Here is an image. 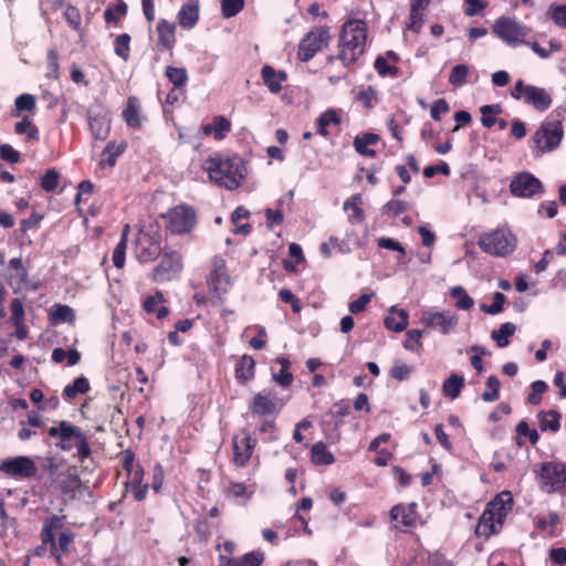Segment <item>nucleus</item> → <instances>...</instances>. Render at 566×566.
<instances>
[{
  "label": "nucleus",
  "mask_w": 566,
  "mask_h": 566,
  "mask_svg": "<svg viewBox=\"0 0 566 566\" xmlns=\"http://www.w3.org/2000/svg\"><path fill=\"white\" fill-rule=\"evenodd\" d=\"M0 157L10 164H15L20 160V153L11 145L2 144L0 145Z\"/></svg>",
  "instance_id": "obj_64"
},
{
  "label": "nucleus",
  "mask_w": 566,
  "mask_h": 566,
  "mask_svg": "<svg viewBox=\"0 0 566 566\" xmlns=\"http://www.w3.org/2000/svg\"><path fill=\"white\" fill-rule=\"evenodd\" d=\"M205 169L211 180L229 190L237 189L247 176L244 161L238 156L227 159L209 158Z\"/></svg>",
  "instance_id": "obj_2"
},
{
  "label": "nucleus",
  "mask_w": 566,
  "mask_h": 566,
  "mask_svg": "<svg viewBox=\"0 0 566 566\" xmlns=\"http://www.w3.org/2000/svg\"><path fill=\"white\" fill-rule=\"evenodd\" d=\"M366 24L360 20H349L343 24L339 35L337 56H328V61L340 60L345 65L354 63L365 50Z\"/></svg>",
  "instance_id": "obj_1"
},
{
  "label": "nucleus",
  "mask_w": 566,
  "mask_h": 566,
  "mask_svg": "<svg viewBox=\"0 0 566 566\" xmlns=\"http://www.w3.org/2000/svg\"><path fill=\"white\" fill-rule=\"evenodd\" d=\"M123 119L130 127H140L138 99L134 96L127 101V106L122 113Z\"/></svg>",
  "instance_id": "obj_31"
},
{
  "label": "nucleus",
  "mask_w": 566,
  "mask_h": 566,
  "mask_svg": "<svg viewBox=\"0 0 566 566\" xmlns=\"http://www.w3.org/2000/svg\"><path fill=\"white\" fill-rule=\"evenodd\" d=\"M489 390H485L481 398L486 402L496 401L500 397V380L496 376L491 375L485 382Z\"/></svg>",
  "instance_id": "obj_44"
},
{
  "label": "nucleus",
  "mask_w": 566,
  "mask_h": 566,
  "mask_svg": "<svg viewBox=\"0 0 566 566\" xmlns=\"http://www.w3.org/2000/svg\"><path fill=\"white\" fill-rule=\"evenodd\" d=\"M410 207L409 202L399 199H392L388 201L381 209L382 213H391L394 216H399L400 213L408 210Z\"/></svg>",
  "instance_id": "obj_56"
},
{
  "label": "nucleus",
  "mask_w": 566,
  "mask_h": 566,
  "mask_svg": "<svg viewBox=\"0 0 566 566\" xmlns=\"http://www.w3.org/2000/svg\"><path fill=\"white\" fill-rule=\"evenodd\" d=\"M180 27L191 29L196 25L199 19V1L193 0L181 7L177 15Z\"/></svg>",
  "instance_id": "obj_23"
},
{
  "label": "nucleus",
  "mask_w": 566,
  "mask_h": 566,
  "mask_svg": "<svg viewBox=\"0 0 566 566\" xmlns=\"http://www.w3.org/2000/svg\"><path fill=\"white\" fill-rule=\"evenodd\" d=\"M411 373L412 367L408 366L407 364L400 360H395L392 367L389 370L390 377L398 381H403L408 379Z\"/></svg>",
  "instance_id": "obj_49"
},
{
  "label": "nucleus",
  "mask_w": 566,
  "mask_h": 566,
  "mask_svg": "<svg viewBox=\"0 0 566 566\" xmlns=\"http://www.w3.org/2000/svg\"><path fill=\"white\" fill-rule=\"evenodd\" d=\"M214 138L221 140L230 132L231 123L223 116H216L212 120Z\"/></svg>",
  "instance_id": "obj_53"
},
{
  "label": "nucleus",
  "mask_w": 566,
  "mask_h": 566,
  "mask_svg": "<svg viewBox=\"0 0 566 566\" xmlns=\"http://www.w3.org/2000/svg\"><path fill=\"white\" fill-rule=\"evenodd\" d=\"M499 528L494 514L486 507L480 516L475 530L476 534L479 536L490 537L492 534H495Z\"/></svg>",
  "instance_id": "obj_26"
},
{
  "label": "nucleus",
  "mask_w": 566,
  "mask_h": 566,
  "mask_svg": "<svg viewBox=\"0 0 566 566\" xmlns=\"http://www.w3.org/2000/svg\"><path fill=\"white\" fill-rule=\"evenodd\" d=\"M374 293L361 294L357 300L349 303L348 310L352 314H358L365 311L366 306L371 301Z\"/></svg>",
  "instance_id": "obj_62"
},
{
  "label": "nucleus",
  "mask_w": 566,
  "mask_h": 566,
  "mask_svg": "<svg viewBox=\"0 0 566 566\" xmlns=\"http://www.w3.org/2000/svg\"><path fill=\"white\" fill-rule=\"evenodd\" d=\"M331 40L328 27L312 29L300 42L297 56L302 62H308L315 54L328 44Z\"/></svg>",
  "instance_id": "obj_7"
},
{
  "label": "nucleus",
  "mask_w": 566,
  "mask_h": 566,
  "mask_svg": "<svg viewBox=\"0 0 566 566\" xmlns=\"http://www.w3.org/2000/svg\"><path fill=\"white\" fill-rule=\"evenodd\" d=\"M511 95L515 99H523L525 104L539 112L548 109L552 105V97L545 88L526 85L522 80L516 81Z\"/></svg>",
  "instance_id": "obj_5"
},
{
  "label": "nucleus",
  "mask_w": 566,
  "mask_h": 566,
  "mask_svg": "<svg viewBox=\"0 0 566 566\" xmlns=\"http://www.w3.org/2000/svg\"><path fill=\"white\" fill-rule=\"evenodd\" d=\"M220 564L226 566H261L264 562V554L260 551H253L244 554L240 559L219 556Z\"/></svg>",
  "instance_id": "obj_21"
},
{
  "label": "nucleus",
  "mask_w": 566,
  "mask_h": 566,
  "mask_svg": "<svg viewBox=\"0 0 566 566\" xmlns=\"http://www.w3.org/2000/svg\"><path fill=\"white\" fill-rule=\"evenodd\" d=\"M516 444L520 447L524 444V440L522 439V437H527L528 441L533 446L536 444L539 439L538 432L535 429H531L528 423L524 420L518 422V424L516 426Z\"/></svg>",
  "instance_id": "obj_42"
},
{
  "label": "nucleus",
  "mask_w": 566,
  "mask_h": 566,
  "mask_svg": "<svg viewBox=\"0 0 566 566\" xmlns=\"http://www.w3.org/2000/svg\"><path fill=\"white\" fill-rule=\"evenodd\" d=\"M233 444V462L237 467H244L253 452L255 447V440H253L247 430H242L240 433L234 434L232 438Z\"/></svg>",
  "instance_id": "obj_14"
},
{
  "label": "nucleus",
  "mask_w": 566,
  "mask_h": 566,
  "mask_svg": "<svg viewBox=\"0 0 566 566\" xmlns=\"http://www.w3.org/2000/svg\"><path fill=\"white\" fill-rule=\"evenodd\" d=\"M512 503L511 492L503 491L488 504L486 507L494 514L499 527H502L506 515L512 510Z\"/></svg>",
  "instance_id": "obj_18"
},
{
  "label": "nucleus",
  "mask_w": 566,
  "mask_h": 566,
  "mask_svg": "<svg viewBox=\"0 0 566 566\" xmlns=\"http://www.w3.org/2000/svg\"><path fill=\"white\" fill-rule=\"evenodd\" d=\"M129 43L130 36L127 33L119 34L115 39V54L122 57L125 62L129 59Z\"/></svg>",
  "instance_id": "obj_50"
},
{
  "label": "nucleus",
  "mask_w": 566,
  "mask_h": 566,
  "mask_svg": "<svg viewBox=\"0 0 566 566\" xmlns=\"http://www.w3.org/2000/svg\"><path fill=\"white\" fill-rule=\"evenodd\" d=\"M78 431L80 427L62 420V432L59 436V440L55 442V447L63 451H70L73 448L70 440H75L76 436H78Z\"/></svg>",
  "instance_id": "obj_28"
},
{
  "label": "nucleus",
  "mask_w": 566,
  "mask_h": 566,
  "mask_svg": "<svg viewBox=\"0 0 566 566\" xmlns=\"http://www.w3.org/2000/svg\"><path fill=\"white\" fill-rule=\"evenodd\" d=\"M450 111L449 104L444 98L437 99L430 109V116L432 119L440 122L441 114H447Z\"/></svg>",
  "instance_id": "obj_63"
},
{
  "label": "nucleus",
  "mask_w": 566,
  "mask_h": 566,
  "mask_svg": "<svg viewBox=\"0 0 566 566\" xmlns=\"http://www.w3.org/2000/svg\"><path fill=\"white\" fill-rule=\"evenodd\" d=\"M469 75V67L467 64H458L454 67H452L450 75H449V82L453 86H463L467 82V77Z\"/></svg>",
  "instance_id": "obj_45"
},
{
  "label": "nucleus",
  "mask_w": 566,
  "mask_h": 566,
  "mask_svg": "<svg viewBox=\"0 0 566 566\" xmlns=\"http://www.w3.org/2000/svg\"><path fill=\"white\" fill-rule=\"evenodd\" d=\"M14 132L18 135L27 134L28 138L31 140H36L39 138L38 128L27 116L14 125Z\"/></svg>",
  "instance_id": "obj_46"
},
{
  "label": "nucleus",
  "mask_w": 566,
  "mask_h": 566,
  "mask_svg": "<svg viewBox=\"0 0 566 566\" xmlns=\"http://www.w3.org/2000/svg\"><path fill=\"white\" fill-rule=\"evenodd\" d=\"M207 283L210 293L219 303H222L223 295L228 293L231 282L230 276L226 271V262L221 258H214L212 263V271L208 276Z\"/></svg>",
  "instance_id": "obj_10"
},
{
  "label": "nucleus",
  "mask_w": 566,
  "mask_h": 566,
  "mask_svg": "<svg viewBox=\"0 0 566 566\" xmlns=\"http://www.w3.org/2000/svg\"><path fill=\"white\" fill-rule=\"evenodd\" d=\"M421 324L441 334H449L458 325V316L451 312H426L421 317Z\"/></svg>",
  "instance_id": "obj_15"
},
{
  "label": "nucleus",
  "mask_w": 566,
  "mask_h": 566,
  "mask_svg": "<svg viewBox=\"0 0 566 566\" xmlns=\"http://www.w3.org/2000/svg\"><path fill=\"white\" fill-rule=\"evenodd\" d=\"M88 124L93 136L96 139L105 140L108 137L111 122L106 115L96 114L88 116Z\"/></svg>",
  "instance_id": "obj_25"
},
{
  "label": "nucleus",
  "mask_w": 566,
  "mask_h": 566,
  "mask_svg": "<svg viewBox=\"0 0 566 566\" xmlns=\"http://www.w3.org/2000/svg\"><path fill=\"white\" fill-rule=\"evenodd\" d=\"M516 326L513 323H504L499 329L491 333V337L495 340L499 347H506L509 345V337L515 333Z\"/></svg>",
  "instance_id": "obj_35"
},
{
  "label": "nucleus",
  "mask_w": 566,
  "mask_h": 566,
  "mask_svg": "<svg viewBox=\"0 0 566 566\" xmlns=\"http://www.w3.org/2000/svg\"><path fill=\"white\" fill-rule=\"evenodd\" d=\"M360 202H361V195L356 193V195L352 196L349 199H347L343 206L344 210L352 209L353 210L352 218L359 220V221L364 219V211L361 208H359Z\"/></svg>",
  "instance_id": "obj_55"
},
{
  "label": "nucleus",
  "mask_w": 566,
  "mask_h": 566,
  "mask_svg": "<svg viewBox=\"0 0 566 566\" xmlns=\"http://www.w3.org/2000/svg\"><path fill=\"white\" fill-rule=\"evenodd\" d=\"M128 229H129V226L126 224L123 230L122 238L113 251V256H112L113 264L118 269H122L125 264V253H126V248H127V237L126 235H127Z\"/></svg>",
  "instance_id": "obj_38"
},
{
  "label": "nucleus",
  "mask_w": 566,
  "mask_h": 566,
  "mask_svg": "<svg viewBox=\"0 0 566 566\" xmlns=\"http://www.w3.org/2000/svg\"><path fill=\"white\" fill-rule=\"evenodd\" d=\"M18 112L32 111L35 107V98L33 95L24 93L19 95L14 102Z\"/></svg>",
  "instance_id": "obj_60"
},
{
  "label": "nucleus",
  "mask_w": 566,
  "mask_h": 566,
  "mask_svg": "<svg viewBox=\"0 0 566 566\" xmlns=\"http://www.w3.org/2000/svg\"><path fill=\"white\" fill-rule=\"evenodd\" d=\"M422 333L419 329H409L406 334L403 347L407 350L417 352L421 346Z\"/></svg>",
  "instance_id": "obj_57"
},
{
  "label": "nucleus",
  "mask_w": 566,
  "mask_h": 566,
  "mask_svg": "<svg viewBox=\"0 0 566 566\" xmlns=\"http://www.w3.org/2000/svg\"><path fill=\"white\" fill-rule=\"evenodd\" d=\"M0 471L14 478H32L36 473V467L32 459L20 455L4 460Z\"/></svg>",
  "instance_id": "obj_13"
},
{
  "label": "nucleus",
  "mask_w": 566,
  "mask_h": 566,
  "mask_svg": "<svg viewBox=\"0 0 566 566\" xmlns=\"http://www.w3.org/2000/svg\"><path fill=\"white\" fill-rule=\"evenodd\" d=\"M161 253L160 243L149 235H143L137 242V258L140 262H150Z\"/></svg>",
  "instance_id": "obj_19"
},
{
  "label": "nucleus",
  "mask_w": 566,
  "mask_h": 566,
  "mask_svg": "<svg viewBox=\"0 0 566 566\" xmlns=\"http://www.w3.org/2000/svg\"><path fill=\"white\" fill-rule=\"evenodd\" d=\"M340 123V118L335 109H328L321 114L317 118V128L316 133L326 137L328 135L327 126L329 124L338 125Z\"/></svg>",
  "instance_id": "obj_37"
},
{
  "label": "nucleus",
  "mask_w": 566,
  "mask_h": 566,
  "mask_svg": "<svg viewBox=\"0 0 566 566\" xmlns=\"http://www.w3.org/2000/svg\"><path fill=\"white\" fill-rule=\"evenodd\" d=\"M158 33V45L163 49L171 50L175 45L176 25L165 19H160L156 27Z\"/></svg>",
  "instance_id": "obj_22"
},
{
  "label": "nucleus",
  "mask_w": 566,
  "mask_h": 566,
  "mask_svg": "<svg viewBox=\"0 0 566 566\" xmlns=\"http://www.w3.org/2000/svg\"><path fill=\"white\" fill-rule=\"evenodd\" d=\"M478 244L488 254L505 256L515 250L516 239L510 230L496 229L493 232L482 234Z\"/></svg>",
  "instance_id": "obj_4"
},
{
  "label": "nucleus",
  "mask_w": 566,
  "mask_h": 566,
  "mask_svg": "<svg viewBox=\"0 0 566 566\" xmlns=\"http://www.w3.org/2000/svg\"><path fill=\"white\" fill-rule=\"evenodd\" d=\"M127 14V4L123 0H117L116 4L108 6L104 11V20L107 24H117L122 18Z\"/></svg>",
  "instance_id": "obj_32"
},
{
  "label": "nucleus",
  "mask_w": 566,
  "mask_h": 566,
  "mask_svg": "<svg viewBox=\"0 0 566 566\" xmlns=\"http://www.w3.org/2000/svg\"><path fill=\"white\" fill-rule=\"evenodd\" d=\"M532 392L527 396V402L530 405H539L543 399V394L547 390V384L543 380H535L531 385Z\"/></svg>",
  "instance_id": "obj_51"
},
{
  "label": "nucleus",
  "mask_w": 566,
  "mask_h": 566,
  "mask_svg": "<svg viewBox=\"0 0 566 566\" xmlns=\"http://www.w3.org/2000/svg\"><path fill=\"white\" fill-rule=\"evenodd\" d=\"M75 447L81 459H86L91 455V447L88 444L87 438L81 429L78 431V436L75 438Z\"/></svg>",
  "instance_id": "obj_61"
},
{
  "label": "nucleus",
  "mask_w": 566,
  "mask_h": 566,
  "mask_svg": "<svg viewBox=\"0 0 566 566\" xmlns=\"http://www.w3.org/2000/svg\"><path fill=\"white\" fill-rule=\"evenodd\" d=\"M464 386V378L458 374H452L446 379L442 386V390L446 396L454 399L460 396L461 389Z\"/></svg>",
  "instance_id": "obj_34"
},
{
  "label": "nucleus",
  "mask_w": 566,
  "mask_h": 566,
  "mask_svg": "<svg viewBox=\"0 0 566 566\" xmlns=\"http://www.w3.org/2000/svg\"><path fill=\"white\" fill-rule=\"evenodd\" d=\"M505 295L501 292H495L493 294V302L491 305L481 304V311L490 315H496L503 311V305L505 303Z\"/></svg>",
  "instance_id": "obj_52"
},
{
  "label": "nucleus",
  "mask_w": 566,
  "mask_h": 566,
  "mask_svg": "<svg viewBox=\"0 0 566 566\" xmlns=\"http://www.w3.org/2000/svg\"><path fill=\"white\" fill-rule=\"evenodd\" d=\"M261 75L264 84L271 93H279L282 88V83L286 80V73L283 71L276 72L272 66L264 65L261 70Z\"/></svg>",
  "instance_id": "obj_24"
},
{
  "label": "nucleus",
  "mask_w": 566,
  "mask_h": 566,
  "mask_svg": "<svg viewBox=\"0 0 566 566\" xmlns=\"http://www.w3.org/2000/svg\"><path fill=\"white\" fill-rule=\"evenodd\" d=\"M392 521L399 522L406 530L417 525L419 514L415 502L409 504H397L390 510Z\"/></svg>",
  "instance_id": "obj_17"
},
{
  "label": "nucleus",
  "mask_w": 566,
  "mask_h": 566,
  "mask_svg": "<svg viewBox=\"0 0 566 566\" xmlns=\"http://www.w3.org/2000/svg\"><path fill=\"white\" fill-rule=\"evenodd\" d=\"M74 541V534L70 530H63L59 534V538L56 542L57 553L62 556V554H67L71 551V545Z\"/></svg>",
  "instance_id": "obj_54"
},
{
  "label": "nucleus",
  "mask_w": 566,
  "mask_h": 566,
  "mask_svg": "<svg viewBox=\"0 0 566 566\" xmlns=\"http://www.w3.org/2000/svg\"><path fill=\"white\" fill-rule=\"evenodd\" d=\"M311 460L315 465H329L335 462V457L327 450L326 444L319 441L311 449Z\"/></svg>",
  "instance_id": "obj_30"
},
{
  "label": "nucleus",
  "mask_w": 566,
  "mask_h": 566,
  "mask_svg": "<svg viewBox=\"0 0 566 566\" xmlns=\"http://www.w3.org/2000/svg\"><path fill=\"white\" fill-rule=\"evenodd\" d=\"M281 408V405L279 406L277 401L273 398H271L270 395L258 392L254 395L252 405H251V411L254 415L264 416V415H271L276 411H279Z\"/></svg>",
  "instance_id": "obj_20"
},
{
  "label": "nucleus",
  "mask_w": 566,
  "mask_h": 566,
  "mask_svg": "<svg viewBox=\"0 0 566 566\" xmlns=\"http://www.w3.org/2000/svg\"><path fill=\"white\" fill-rule=\"evenodd\" d=\"M385 326L396 333L402 332L408 326V313L405 310L398 312V317L390 315L385 318Z\"/></svg>",
  "instance_id": "obj_41"
},
{
  "label": "nucleus",
  "mask_w": 566,
  "mask_h": 566,
  "mask_svg": "<svg viewBox=\"0 0 566 566\" xmlns=\"http://www.w3.org/2000/svg\"><path fill=\"white\" fill-rule=\"evenodd\" d=\"M65 515H53L44 521L41 530V541L43 545L50 546V554L60 566H64L61 555L57 553V545L54 532L63 527Z\"/></svg>",
  "instance_id": "obj_12"
},
{
  "label": "nucleus",
  "mask_w": 566,
  "mask_h": 566,
  "mask_svg": "<svg viewBox=\"0 0 566 566\" xmlns=\"http://www.w3.org/2000/svg\"><path fill=\"white\" fill-rule=\"evenodd\" d=\"M51 319L54 323H73L75 313L69 305L56 304L50 310Z\"/></svg>",
  "instance_id": "obj_33"
},
{
  "label": "nucleus",
  "mask_w": 566,
  "mask_h": 566,
  "mask_svg": "<svg viewBox=\"0 0 566 566\" xmlns=\"http://www.w3.org/2000/svg\"><path fill=\"white\" fill-rule=\"evenodd\" d=\"M563 134L560 120L548 119L535 132L533 140L542 151H551L560 144Z\"/></svg>",
  "instance_id": "obj_9"
},
{
  "label": "nucleus",
  "mask_w": 566,
  "mask_h": 566,
  "mask_svg": "<svg viewBox=\"0 0 566 566\" xmlns=\"http://www.w3.org/2000/svg\"><path fill=\"white\" fill-rule=\"evenodd\" d=\"M181 270V258L177 252H167L164 254L160 263L153 270V280L169 281Z\"/></svg>",
  "instance_id": "obj_16"
},
{
  "label": "nucleus",
  "mask_w": 566,
  "mask_h": 566,
  "mask_svg": "<svg viewBox=\"0 0 566 566\" xmlns=\"http://www.w3.org/2000/svg\"><path fill=\"white\" fill-rule=\"evenodd\" d=\"M547 14L557 27L566 29V4H551Z\"/></svg>",
  "instance_id": "obj_48"
},
{
  "label": "nucleus",
  "mask_w": 566,
  "mask_h": 566,
  "mask_svg": "<svg viewBox=\"0 0 566 566\" xmlns=\"http://www.w3.org/2000/svg\"><path fill=\"white\" fill-rule=\"evenodd\" d=\"M480 112L482 115L481 124L486 128H491L494 124H496V115L502 112V108L499 104L483 105L480 107Z\"/></svg>",
  "instance_id": "obj_40"
},
{
  "label": "nucleus",
  "mask_w": 566,
  "mask_h": 566,
  "mask_svg": "<svg viewBox=\"0 0 566 566\" xmlns=\"http://www.w3.org/2000/svg\"><path fill=\"white\" fill-rule=\"evenodd\" d=\"M450 295L457 300L455 306L458 310L468 311L474 304L473 298L465 292L462 286L452 287L450 290Z\"/></svg>",
  "instance_id": "obj_39"
},
{
  "label": "nucleus",
  "mask_w": 566,
  "mask_h": 566,
  "mask_svg": "<svg viewBox=\"0 0 566 566\" xmlns=\"http://www.w3.org/2000/svg\"><path fill=\"white\" fill-rule=\"evenodd\" d=\"M562 416L556 410L539 411L537 413L538 424L542 431L557 432L560 429Z\"/></svg>",
  "instance_id": "obj_27"
},
{
  "label": "nucleus",
  "mask_w": 566,
  "mask_h": 566,
  "mask_svg": "<svg viewBox=\"0 0 566 566\" xmlns=\"http://www.w3.org/2000/svg\"><path fill=\"white\" fill-rule=\"evenodd\" d=\"M541 489L546 493L566 492V464L557 461L543 462L534 469Z\"/></svg>",
  "instance_id": "obj_3"
},
{
  "label": "nucleus",
  "mask_w": 566,
  "mask_h": 566,
  "mask_svg": "<svg viewBox=\"0 0 566 566\" xmlns=\"http://www.w3.org/2000/svg\"><path fill=\"white\" fill-rule=\"evenodd\" d=\"M166 228L174 234H185L190 232L196 222V212L187 206H177L164 214Z\"/></svg>",
  "instance_id": "obj_8"
},
{
  "label": "nucleus",
  "mask_w": 566,
  "mask_h": 566,
  "mask_svg": "<svg viewBox=\"0 0 566 566\" xmlns=\"http://www.w3.org/2000/svg\"><path fill=\"white\" fill-rule=\"evenodd\" d=\"M90 390V382L86 377H77L72 385H67L63 389V397L65 399H73L78 394H86Z\"/></svg>",
  "instance_id": "obj_36"
},
{
  "label": "nucleus",
  "mask_w": 566,
  "mask_h": 566,
  "mask_svg": "<svg viewBox=\"0 0 566 566\" xmlns=\"http://www.w3.org/2000/svg\"><path fill=\"white\" fill-rule=\"evenodd\" d=\"M221 12L223 18H232L242 11L244 8V0H220Z\"/></svg>",
  "instance_id": "obj_47"
},
{
  "label": "nucleus",
  "mask_w": 566,
  "mask_h": 566,
  "mask_svg": "<svg viewBox=\"0 0 566 566\" xmlns=\"http://www.w3.org/2000/svg\"><path fill=\"white\" fill-rule=\"evenodd\" d=\"M59 172L55 169H49L41 178L40 186L45 191H53L57 187Z\"/></svg>",
  "instance_id": "obj_58"
},
{
  "label": "nucleus",
  "mask_w": 566,
  "mask_h": 566,
  "mask_svg": "<svg viewBox=\"0 0 566 566\" xmlns=\"http://www.w3.org/2000/svg\"><path fill=\"white\" fill-rule=\"evenodd\" d=\"M166 76L177 88L186 85L188 81V73L184 67L167 66Z\"/></svg>",
  "instance_id": "obj_43"
},
{
  "label": "nucleus",
  "mask_w": 566,
  "mask_h": 566,
  "mask_svg": "<svg viewBox=\"0 0 566 566\" xmlns=\"http://www.w3.org/2000/svg\"><path fill=\"white\" fill-rule=\"evenodd\" d=\"M254 359L251 356L244 355L235 365V377L241 382H247L254 377Z\"/></svg>",
  "instance_id": "obj_29"
},
{
  "label": "nucleus",
  "mask_w": 566,
  "mask_h": 566,
  "mask_svg": "<svg viewBox=\"0 0 566 566\" xmlns=\"http://www.w3.org/2000/svg\"><path fill=\"white\" fill-rule=\"evenodd\" d=\"M379 140V136L374 133H366L363 136H356L354 139V147L356 151L366 149L369 145H375Z\"/></svg>",
  "instance_id": "obj_59"
},
{
  "label": "nucleus",
  "mask_w": 566,
  "mask_h": 566,
  "mask_svg": "<svg viewBox=\"0 0 566 566\" xmlns=\"http://www.w3.org/2000/svg\"><path fill=\"white\" fill-rule=\"evenodd\" d=\"M492 32L510 46L526 43L525 36L528 28L520 24L514 19L501 17L492 25Z\"/></svg>",
  "instance_id": "obj_6"
},
{
  "label": "nucleus",
  "mask_w": 566,
  "mask_h": 566,
  "mask_svg": "<svg viewBox=\"0 0 566 566\" xmlns=\"http://www.w3.org/2000/svg\"><path fill=\"white\" fill-rule=\"evenodd\" d=\"M510 190L513 196L520 198H532L542 195L545 188L542 181L531 172H520L513 177L510 184Z\"/></svg>",
  "instance_id": "obj_11"
}]
</instances>
